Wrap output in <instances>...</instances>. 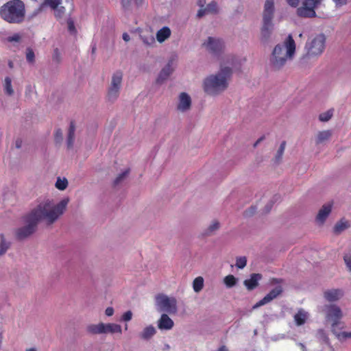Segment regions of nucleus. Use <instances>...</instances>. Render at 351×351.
Returning <instances> with one entry per match:
<instances>
[{"mask_svg": "<svg viewBox=\"0 0 351 351\" xmlns=\"http://www.w3.org/2000/svg\"><path fill=\"white\" fill-rule=\"evenodd\" d=\"M343 295V291L341 289H332L324 292V298L328 302H336Z\"/></svg>", "mask_w": 351, "mask_h": 351, "instance_id": "obj_16", "label": "nucleus"}, {"mask_svg": "<svg viewBox=\"0 0 351 351\" xmlns=\"http://www.w3.org/2000/svg\"><path fill=\"white\" fill-rule=\"evenodd\" d=\"M133 1L137 7L143 6L145 3V0H133Z\"/></svg>", "mask_w": 351, "mask_h": 351, "instance_id": "obj_55", "label": "nucleus"}, {"mask_svg": "<svg viewBox=\"0 0 351 351\" xmlns=\"http://www.w3.org/2000/svg\"><path fill=\"white\" fill-rule=\"evenodd\" d=\"M334 334L337 336V339L340 341H344L347 339L351 338V332H336L335 329H334V331H332Z\"/></svg>", "mask_w": 351, "mask_h": 351, "instance_id": "obj_38", "label": "nucleus"}, {"mask_svg": "<svg viewBox=\"0 0 351 351\" xmlns=\"http://www.w3.org/2000/svg\"><path fill=\"white\" fill-rule=\"evenodd\" d=\"M55 186L60 191H64L68 186V180L65 178L62 179L60 177H58L57 178Z\"/></svg>", "mask_w": 351, "mask_h": 351, "instance_id": "obj_35", "label": "nucleus"}, {"mask_svg": "<svg viewBox=\"0 0 351 351\" xmlns=\"http://www.w3.org/2000/svg\"><path fill=\"white\" fill-rule=\"evenodd\" d=\"M122 37H123V40H125V42H128V41L130 40V35H129L128 34H127V33H124V34H123V36H122Z\"/></svg>", "mask_w": 351, "mask_h": 351, "instance_id": "obj_57", "label": "nucleus"}, {"mask_svg": "<svg viewBox=\"0 0 351 351\" xmlns=\"http://www.w3.org/2000/svg\"><path fill=\"white\" fill-rule=\"evenodd\" d=\"M122 3L123 6H128L130 4V0H122Z\"/></svg>", "mask_w": 351, "mask_h": 351, "instance_id": "obj_59", "label": "nucleus"}, {"mask_svg": "<svg viewBox=\"0 0 351 351\" xmlns=\"http://www.w3.org/2000/svg\"><path fill=\"white\" fill-rule=\"evenodd\" d=\"M337 8L342 7L349 2L350 0H332Z\"/></svg>", "mask_w": 351, "mask_h": 351, "instance_id": "obj_48", "label": "nucleus"}, {"mask_svg": "<svg viewBox=\"0 0 351 351\" xmlns=\"http://www.w3.org/2000/svg\"><path fill=\"white\" fill-rule=\"evenodd\" d=\"M54 10H56V13H55L56 16L59 18L61 17L62 15L64 12V8L63 7H61V8L58 7V8L54 9Z\"/></svg>", "mask_w": 351, "mask_h": 351, "instance_id": "obj_49", "label": "nucleus"}, {"mask_svg": "<svg viewBox=\"0 0 351 351\" xmlns=\"http://www.w3.org/2000/svg\"><path fill=\"white\" fill-rule=\"evenodd\" d=\"M25 5L21 0H10L0 9L1 17L9 23H22L25 21Z\"/></svg>", "mask_w": 351, "mask_h": 351, "instance_id": "obj_4", "label": "nucleus"}, {"mask_svg": "<svg viewBox=\"0 0 351 351\" xmlns=\"http://www.w3.org/2000/svg\"><path fill=\"white\" fill-rule=\"evenodd\" d=\"M326 38L324 34L310 36L304 46L305 53L303 56L306 60H317L322 56L326 48Z\"/></svg>", "mask_w": 351, "mask_h": 351, "instance_id": "obj_5", "label": "nucleus"}, {"mask_svg": "<svg viewBox=\"0 0 351 351\" xmlns=\"http://www.w3.org/2000/svg\"><path fill=\"white\" fill-rule=\"evenodd\" d=\"M52 60L56 64H59L62 60L61 53L57 48L53 50Z\"/></svg>", "mask_w": 351, "mask_h": 351, "instance_id": "obj_42", "label": "nucleus"}, {"mask_svg": "<svg viewBox=\"0 0 351 351\" xmlns=\"http://www.w3.org/2000/svg\"><path fill=\"white\" fill-rule=\"evenodd\" d=\"M204 287V278L202 276L195 278L193 282V288L195 293L200 292Z\"/></svg>", "mask_w": 351, "mask_h": 351, "instance_id": "obj_32", "label": "nucleus"}, {"mask_svg": "<svg viewBox=\"0 0 351 351\" xmlns=\"http://www.w3.org/2000/svg\"><path fill=\"white\" fill-rule=\"evenodd\" d=\"M295 43L291 35H289L284 45H277L270 58L271 67L275 70L280 69L288 59H291L295 53Z\"/></svg>", "mask_w": 351, "mask_h": 351, "instance_id": "obj_3", "label": "nucleus"}, {"mask_svg": "<svg viewBox=\"0 0 351 351\" xmlns=\"http://www.w3.org/2000/svg\"><path fill=\"white\" fill-rule=\"evenodd\" d=\"M332 117L331 111H326L319 115V120L322 122L328 121Z\"/></svg>", "mask_w": 351, "mask_h": 351, "instance_id": "obj_40", "label": "nucleus"}, {"mask_svg": "<svg viewBox=\"0 0 351 351\" xmlns=\"http://www.w3.org/2000/svg\"><path fill=\"white\" fill-rule=\"evenodd\" d=\"M299 346L301 347L302 351H306V348L305 346L303 343H300Z\"/></svg>", "mask_w": 351, "mask_h": 351, "instance_id": "obj_61", "label": "nucleus"}, {"mask_svg": "<svg viewBox=\"0 0 351 351\" xmlns=\"http://www.w3.org/2000/svg\"><path fill=\"white\" fill-rule=\"evenodd\" d=\"M309 314L303 308H300L294 315V321L298 326L304 325L308 319Z\"/></svg>", "mask_w": 351, "mask_h": 351, "instance_id": "obj_22", "label": "nucleus"}, {"mask_svg": "<svg viewBox=\"0 0 351 351\" xmlns=\"http://www.w3.org/2000/svg\"><path fill=\"white\" fill-rule=\"evenodd\" d=\"M262 278L263 276L261 274H252L250 278L245 280L243 284L248 291H252L258 286V281Z\"/></svg>", "mask_w": 351, "mask_h": 351, "instance_id": "obj_19", "label": "nucleus"}, {"mask_svg": "<svg viewBox=\"0 0 351 351\" xmlns=\"http://www.w3.org/2000/svg\"><path fill=\"white\" fill-rule=\"evenodd\" d=\"M287 3L293 8H296L299 5L300 0H286Z\"/></svg>", "mask_w": 351, "mask_h": 351, "instance_id": "obj_50", "label": "nucleus"}, {"mask_svg": "<svg viewBox=\"0 0 351 351\" xmlns=\"http://www.w3.org/2000/svg\"><path fill=\"white\" fill-rule=\"evenodd\" d=\"M171 34V31L169 27L165 26L158 30L156 34V40L158 43H162L167 40Z\"/></svg>", "mask_w": 351, "mask_h": 351, "instance_id": "obj_23", "label": "nucleus"}, {"mask_svg": "<svg viewBox=\"0 0 351 351\" xmlns=\"http://www.w3.org/2000/svg\"><path fill=\"white\" fill-rule=\"evenodd\" d=\"M45 2L49 5L51 8L56 9L60 3V0H45Z\"/></svg>", "mask_w": 351, "mask_h": 351, "instance_id": "obj_44", "label": "nucleus"}, {"mask_svg": "<svg viewBox=\"0 0 351 351\" xmlns=\"http://www.w3.org/2000/svg\"><path fill=\"white\" fill-rule=\"evenodd\" d=\"M23 141L21 138H17L15 141V147L17 149H20L22 147Z\"/></svg>", "mask_w": 351, "mask_h": 351, "instance_id": "obj_53", "label": "nucleus"}, {"mask_svg": "<svg viewBox=\"0 0 351 351\" xmlns=\"http://www.w3.org/2000/svg\"><path fill=\"white\" fill-rule=\"evenodd\" d=\"M282 287L281 286H278L271 290L263 299L258 301L256 304H254L252 307L253 309H256L259 308L261 306H263L269 302H271L273 300L276 298L282 293Z\"/></svg>", "mask_w": 351, "mask_h": 351, "instance_id": "obj_12", "label": "nucleus"}, {"mask_svg": "<svg viewBox=\"0 0 351 351\" xmlns=\"http://www.w3.org/2000/svg\"><path fill=\"white\" fill-rule=\"evenodd\" d=\"M332 135V131L330 130L319 132L315 139V143L317 145L322 144L328 141Z\"/></svg>", "mask_w": 351, "mask_h": 351, "instance_id": "obj_26", "label": "nucleus"}, {"mask_svg": "<svg viewBox=\"0 0 351 351\" xmlns=\"http://www.w3.org/2000/svg\"><path fill=\"white\" fill-rule=\"evenodd\" d=\"M272 205L273 203L271 202L266 205L265 208L267 209V212H269L271 210Z\"/></svg>", "mask_w": 351, "mask_h": 351, "instance_id": "obj_58", "label": "nucleus"}, {"mask_svg": "<svg viewBox=\"0 0 351 351\" xmlns=\"http://www.w3.org/2000/svg\"><path fill=\"white\" fill-rule=\"evenodd\" d=\"M286 145H287V143L285 141H283L280 143V147L276 152V154L274 157V159L275 163L279 164L281 162L282 158V156H283L285 147H286Z\"/></svg>", "mask_w": 351, "mask_h": 351, "instance_id": "obj_30", "label": "nucleus"}, {"mask_svg": "<svg viewBox=\"0 0 351 351\" xmlns=\"http://www.w3.org/2000/svg\"><path fill=\"white\" fill-rule=\"evenodd\" d=\"M157 326L161 330H169L173 328L174 322L167 314L163 313L158 320Z\"/></svg>", "mask_w": 351, "mask_h": 351, "instance_id": "obj_15", "label": "nucleus"}, {"mask_svg": "<svg viewBox=\"0 0 351 351\" xmlns=\"http://www.w3.org/2000/svg\"><path fill=\"white\" fill-rule=\"evenodd\" d=\"M75 124L73 121H71L70 122L69 128L68 129L67 132V136H66V147L68 149H71L73 147L74 145V141H75Z\"/></svg>", "mask_w": 351, "mask_h": 351, "instance_id": "obj_20", "label": "nucleus"}, {"mask_svg": "<svg viewBox=\"0 0 351 351\" xmlns=\"http://www.w3.org/2000/svg\"><path fill=\"white\" fill-rule=\"evenodd\" d=\"M123 73L121 71L114 72L112 76L111 82L108 90L107 99L114 101L119 95L122 85Z\"/></svg>", "mask_w": 351, "mask_h": 351, "instance_id": "obj_8", "label": "nucleus"}, {"mask_svg": "<svg viewBox=\"0 0 351 351\" xmlns=\"http://www.w3.org/2000/svg\"><path fill=\"white\" fill-rule=\"evenodd\" d=\"M327 309L326 317L332 321V329L334 331L335 326L338 325L339 319L342 317V312L341 308L335 304L328 306Z\"/></svg>", "mask_w": 351, "mask_h": 351, "instance_id": "obj_11", "label": "nucleus"}, {"mask_svg": "<svg viewBox=\"0 0 351 351\" xmlns=\"http://www.w3.org/2000/svg\"><path fill=\"white\" fill-rule=\"evenodd\" d=\"M68 27H69V29L71 32H73L75 31L74 23L71 20H69L68 21Z\"/></svg>", "mask_w": 351, "mask_h": 351, "instance_id": "obj_52", "label": "nucleus"}, {"mask_svg": "<svg viewBox=\"0 0 351 351\" xmlns=\"http://www.w3.org/2000/svg\"><path fill=\"white\" fill-rule=\"evenodd\" d=\"M104 334L122 333V328L119 324L114 323L104 324Z\"/></svg>", "mask_w": 351, "mask_h": 351, "instance_id": "obj_27", "label": "nucleus"}, {"mask_svg": "<svg viewBox=\"0 0 351 351\" xmlns=\"http://www.w3.org/2000/svg\"><path fill=\"white\" fill-rule=\"evenodd\" d=\"M86 331L88 335H96L104 334V323L97 324H90L86 327Z\"/></svg>", "mask_w": 351, "mask_h": 351, "instance_id": "obj_21", "label": "nucleus"}, {"mask_svg": "<svg viewBox=\"0 0 351 351\" xmlns=\"http://www.w3.org/2000/svg\"><path fill=\"white\" fill-rule=\"evenodd\" d=\"M218 351H228L227 349L225 348V346H223L219 348Z\"/></svg>", "mask_w": 351, "mask_h": 351, "instance_id": "obj_64", "label": "nucleus"}, {"mask_svg": "<svg viewBox=\"0 0 351 351\" xmlns=\"http://www.w3.org/2000/svg\"><path fill=\"white\" fill-rule=\"evenodd\" d=\"M223 282L228 288H232L237 283V279L233 275H228L223 278Z\"/></svg>", "mask_w": 351, "mask_h": 351, "instance_id": "obj_33", "label": "nucleus"}, {"mask_svg": "<svg viewBox=\"0 0 351 351\" xmlns=\"http://www.w3.org/2000/svg\"><path fill=\"white\" fill-rule=\"evenodd\" d=\"M156 306L160 312L176 314L178 312L177 300L174 297L159 293L155 297Z\"/></svg>", "mask_w": 351, "mask_h": 351, "instance_id": "obj_7", "label": "nucleus"}, {"mask_svg": "<svg viewBox=\"0 0 351 351\" xmlns=\"http://www.w3.org/2000/svg\"><path fill=\"white\" fill-rule=\"evenodd\" d=\"M322 0H303L302 5L297 9V14L304 18H311L316 16L315 9L322 3Z\"/></svg>", "mask_w": 351, "mask_h": 351, "instance_id": "obj_10", "label": "nucleus"}, {"mask_svg": "<svg viewBox=\"0 0 351 351\" xmlns=\"http://www.w3.org/2000/svg\"><path fill=\"white\" fill-rule=\"evenodd\" d=\"M173 70V60H169L165 67L160 71L157 78V82L158 83H162L169 77Z\"/></svg>", "mask_w": 351, "mask_h": 351, "instance_id": "obj_17", "label": "nucleus"}, {"mask_svg": "<svg viewBox=\"0 0 351 351\" xmlns=\"http://www.w3.org/2000/svg\"><path fill=\"white\" fill-rule=\"evenodd\" d=\"M275 14L274 0H265L263 11V25L261 29V39L267 40L274 29L273 19Z\"/></svg>", "mask_w": 351, "mask_h": 351, "instance_id": "obj_6", "label": "nucleus"}, {"mask_svg": "<svg viewBox=\"0 0 351 351\" xmlns=\"http://www.w3.org/2000/svg\"><path fill=\"white\" fill-rule=\"evenodd\" d=\"M132 318V313L131 311H128L124 313L121 317V320L124 322H129Z\"/></svg>", "mask_w": 351, "mask_h": 351, "instance_id": "obj_46", "label": "nucleus"}, {"mask_svg": "<svg viewBox=\"0 0 351 351\" xmlns=\"http://www.w3.org/2000/svg\"><path fill=\"white\" fill-rule=\"evenodd\" d=\"M130 172V169H127L125 171H123L122 173L119 174L117 178L114 179L113 182V186H116L124 182V180L128 178L129 173Z\"/></svg>", "mask_w": 351, "mask_h": 351, "instance_id": "obj_31", "label": "nucleus"}, {"mask_svg": "<svg viewBox=\"0 0 351 351\" xmlns=\"http://www.w3.org/2000/svg\"><path fill=\"white\" fill-rule=\"evenodd\" d=\"M11 247V242L7 240L3 234H0V258L4 256Z\"/></svg>", "mask_w": 351, "mask_h": 351, "instance_id": "obj_28", "label": "nucleus"}, {"mask_svg": "<svg viewBox=\"0 0 351 351\" xmlns=\"http://www.w3.org/2000/svg\"><path fill=\"white\" fill-rule=\"evenodd\" d=\"M202 47L211 55L219 56L225 49L224 42L219 38L209 36L202 43Z\"/></svg>", "mask_w": 351, "mask_h": 351, "instance_id": "obj_9", "label": "nucleus"}, {"mask_svg": "<svg viewBox=\"0 0 351 351\" xmlns=\"http://www.w3.org/2000/svg\"><path fill=\"white\" fill-rule=\"evenodd\" d=\"M205 3L206 0H197V5L200 7V8H204Z\"/></svg>", "mask_w": 351, "mask_h": 351, "instance_id": "obj_56", "label": "nucleus"}, {"mask_svg": "<svg viewBox=\"0 0 351 351\" xmlns=\"http://www.w3.org/2000/svg\"><path fill=\"white\" fill-rule=\"evenodd\" d=\"M343 260L348 270L351 272V254H345Z\"/></svg>", "mask_w": 351, "mask_h": 351, "instance_id": "obj_45", "label": "nucleus"}, {"mask_svg": "<svg viewBox=\"0 0 351 351\" xmlns=\"http://www.w3.org/2000/svg\"><path fill=\"white\" fill-rule=\"evenodd\" d=\"M332 204L331 203H327L324 204L322 208L319 209L317 217H316V222L319 225H323L328 215L331 213Z\"/></svg>", "mask_w": 351, "mask_h": 351, "instance_id": "obj_13", "label": "nucleus"}, {"mask_svg": "<svg viewBox=\"0 0 351 351\" xmlns=\"http://www.w3.org/2000/svg\"><path fill=\"white\" fill-rule=\"evenodd\" d=\"M219 8L217 1H212L204 8H200L197 13V16L202 18L206 14H217L219 12Z\"/></svg>", "mask_w": 351, "mask_h": 351, "instance_id": "obj_14", "label": "nucleus"}, {"mask_svg": "<svg viewBox=\"0 0 351 351\" xmlns=\"http://www.w3.org/2000/svg\"><path fill=\"white\" fill-rule=\"evenodd\" d=\"M280 282H282L281 279L274 278L272 280V283H279Z\"/></svg>", "mask_w": 351, "mask_h": 351, "instance_id": "obj_60", "label": "nucleus"}, {"mask_svg": "<svg viewBox=\"0 0 351 351\" xmlns=\"http://www.w3.org/2000/svg\"><path fill=\"white\" fill-rule=\"evenodd\" d=\"M317 337L319 340L328 343V338L323 329H319L317 332Z\"/></svg>", "mask_w": 351, "mask_h": 351, "instance_id": "obj_41", "label": "nucleus"}, {"mask_svg": "<svg viewBox=\"0 0 351 351\" xmlns=\"http://www.w3.org/2000/svg\"><path fill=\"white\" fill-rule=\"evenodd\" d=\"M156 333V328L152 325H149L145 327L142 332L139 333L138 336L143 340L149 341Z\"/></svg>", "mask_w": 351, "mask_h": 351, "instance_id": "obj_25", "label": "nucleus"}, {"mask_svg": "<svg viewBox=\"0 0 351 351\" xmlns=\"http://www.w3.org/2000/svg\"><path fill=\"white\" fill-rule=\"evenodd\" d=\"M114 313V308L112 307H108L105 311V314L107 316H112Z\"/></svg>", "mask_w": 351, "mask_h": 351, "instance_id": "obj_51", "label": "nucleus"}, {"mask_svg": "<svg viewBox=\"0 0 351 351\" xmlns=\"http://www.w3.org/2000/svg\"><path fill=\"white\" fill-rule=\"evenodd\" d=\"M54 141L56 145H60L63 141V132L60 128H57L55 130Z\"/></svg>", "mask_w": 351, "mask_h": 351, "instance_id": "obj_37", "label": "nucleus"}, {"mask_svg": "<svg viewBox=\"0 0 351 351\" xmlns=\"http://www.w3.org/2000/svg\"><path fill=\"white\" fill-rule=\"evenodd\" d=\"M256 207L251 206L250 208H249L248 209L245 210L244 215L245 217H251V216H252L256 213Z\"/></svg>", "mask_w": 351, "mask_h": 351, "instance_id": "obj_47", "label": "nucleus"}, {"mask_svg": "<svg viewBox=\"0 0 351 351\" xmlns=\"http://www.w3.org/2000/svg\"><path fill=\"white\" fill-rule=\"evenodd\" d=\"M140 38L147 46H153L155 44V38L152 35H141Z\"/></svg>", "mask_w": 351, "mask_h": 351, "instance_id": "obj_36", "label": "nucleus"}, {"mask_svg": "<svg viewBox=\"0 0 351 351\" xmlns=\"http://www.w3.org/2000/svg\"><path fill=\"white\" fill-rule=\"evenodd\" d=\"M69 202V198L65 197L56 205L49 200L39 204L30 213L23 216L24 225L14 230L15 238L23 241L32 235L41 220H45L47 225L53 224L64 213Z\"/></svg>", "mask_w": 351, "mask_h": 351, "instance_id": "obj_1", "label": "nucleus"}, {"mask_svg": "<svg viewBox=\"0 0 351 351\" xmlns=\"http://www.w3.org/2000/svg\"><path fill=\"white\" fill-rule=\"evenodd\" d=\"M350 224L348 221L341 220L338 221L334 226V232L337 234L341 233L343 231L348 228Z\"/></svg>", "mask_w": 351, "mask_h": 351, "instance_id": "obj_29", "label": "nucleus"}, {"mask_svg": "<svg viewBox=\"0 0 351 351\" xmlns=\"http://www.w3.org/2000/svg\"><path fill=\"white\" fill-rule=\"evenodd\" d=\"M247 258L245 256H240L237 258L236 267L239 269H243L246 266Z\"/></svg>", "mask_w": 351, "mask_h": 351, "instance_id": "obj_39", "label": "nucleus"}, {"mask_svg": "<svg viewBox=\"0 0 351 351\" xmlns=\"http://www.w3.org/2000/svg\"><path fill=\"white\" fill-rule=\"evenodd\" d=\"M221 223L217 220L214 219L211 223L202 232L203 237H212L216 234V232L220 229Z\"/></svg>", "mask_w": 351, "mask_h": 351, "instance_id": "obj_18", "label": "nucleus"}, {"mask_svg": "<svg viewBox=\"0 0 351 351\" xmlns=\"http://www.w3.org/2000/svg\"><path fill=\"white\" fill-rule=\"evenodd\" d=\"M25 351H37V350L35 348H31L26 349Z\"/></svg>", "mask_w": 351, "mask_h": 351, "instance_id": "obj_63", "label": "nucleus"}, {"mask_svg": "<svg viewBox=\"0 0 351 351\" xmlns=\"http://www.w3.org/2000/svg\"><path fill=\"white\" fill-rule=\"evenodd\" d=\"M2 341H3V335L1 332H0V348L1 347Z\"/></svg>", "mask_w": 351, "mask_h": 351, "instance_id": "obj_62", "label": "nucleus"}, {"mask_svg": "<svg viewBox=\"0 0 351 351\" xmlns=\"http://www.w3.org/2000/svg\"><path fill=\"white\" fill-rule=\"evenodd\" d=\"M191 99L190 96L186 93H180L179 96V110H187L191 107Z\"/></svg>", "mask_w": 351, "mask_h": 351, "instance_id": "obj_24", "label": "nucleus"}, {"mask_svg": "<svg viewBox=\"0 0 351 351\" xmlns=\"http://www.w3.org/2000/svg\"><path fill=\"white\" fill-rule=\"evenodd\" d=\"M232 75V69L228 66L221 67L215 74L208 76L204 80V90L210 95H217L228 86V80Z\"/></svg>", "mask_w": 351, "mask_h": 351, "instance_id": "obj_2", "label": "nucleus"}, {"mask_svg": "<svg viewBox=\"0 0 351 351\" xmlns=\"http://www.w3.org/2000/svg\"><path fill=\"white\" fill-rule=\"evenodd\" d=\"M34 52L32 49L28 48L26 51V59L27 61L29 63H34Z\"/></svg>", "mask_w": 351, "mask_h": 351, "instance_id": "obj_43", "label": "nucleus"}, {"mask_svg": "<svg viewBox=\"0 0 351 351\" xmlns=\"http://www.w3.org/2000/svg\"><path fill=\"white\" fill-rule=\"evenodd\" d=\"M265 138V136L264 135L261 136L254 143V147H256L259 143H261L263 141H264Z\"/></svg>", "mask_w": 351, "mask_h": 351, "instance_id": "obj_54", "label": "nucleus"}, {"mask_svg": "<svg viewBox=\"0 0 351 351\" xmlns=\"http://www.w3.org/2000/svg\"><path fill=\"white\" fill-rule=\"evenodd\" d=\"M4 90L5 93L8 95H12L14 93V90L12 86V80L10 77H6L4 80Z\"/></svg>", "mask_w": 351, "mask_h": 351, "instance_id": "obj_34", "label": "nucleus"}]
</instances>
